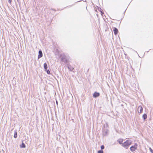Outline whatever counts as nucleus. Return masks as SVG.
Masks as SVG:
<instances>
[{"instance_id":"ddd939ff","label":"nucleus","mask_w":153,"mask_h":153,"mask_svg":"<svg viewBox=\"0 0 153 153\" xmlns=\"http://www.w3.org/2000/svg\"><path fill=\"white\" fill-rule=\"evenodd\" d=\"M98 153H103V151L102 150H100L98 151Z\"/></svg>"},{"instance_id":"4468645a","label":"nucleus","mask_w":153,"mask_h":153,"mask_svg":"<svg viewBox=\"0 0 153 153\" xmlns=\"http://www.w3.org/2000/svg\"><path fill=\"white\" fill-rule=\"evenodd\" d=\"M149 150L150 151V152H152V153L153 152V150H152V149H151V148H149Z\"/></svg>"},{"instance_id":"f03ea898","label":"nucleus","mask_w":153,"mask_h":153,"mask_svg":"<svg viewBox=\"0 0 153 153\" xmlns=\"http://www.w3.org/2000/svg\"><path fill=\"white\" fill-rule=\"evenodd\" d=\"M137 147V144H135L133 146H131L130 148V150L132 151H135V150H136Z\"/></svg>"},{"instance_id":"39448f33","label":"nucleus","mask_w":153,"mask_h":153,"mask_svg":"<svg viewBox=\"0 0 153 153\" xmlns=\"http://www.w3.org/2000/svg\"><path fill=\"white\" fill-rule=\"evenodd\" d=\"M100 95V94L99 93L95 92L93 94V97H97L98 96H99Z\"/></svg>"},{"instance_id":"a211bd4d","label":"nucleus","mask_w":153,"mask_h":153,"mask_svg":"<svg viewBox=\"0 0 153 153\" xmlns=\"http://www.w3.org/2000/svg\"><path fill=\"white\" fill-rule=\"evenodd\" d=\"M152 153H153V152Z\"/></svg>"},{"instance_id":"7ed1b4c3","label":"nucleus","mask_w":153,"mask_h":153,"mask_svg":"<svg viewBox=\"0 0 153 153\" xmlns=\"http://www.w3.org/2000/svg\"><path fill=\"white\" fill-rule=\"evenodd\" d=\"M143 108L141 106H140L138 108V112L140 113H141L143 111Z\"/></svg>"},{"instance_id":"9d476101","label":"nucleus","mask_w":153,"mask_h":153,"mask_svg":"<svg viewBox=\"0 0 153 153\" xmlns=\"http://www.w3.org/2000/svg\"><path fill=\"white\" fill-rule=\"evenodd\" d=\"M117 141L120 144H121L123 142V140L122 139H119Z\"/></svg>"},{"instance_id":"423d86ee","label":"nucleus","mask_w":153,"mask_h":153,"mask_svg":"<svg viewBox=\"0 0 153 153\" xmlns=\"http://www.w3.org/2000/svg\"><path fill=\"white\" fill-rule=\"evenodd\" d=\"M113 31H114V34L115 35H116L117 34V32H118V30H117V28H115V27H114V28Z\"/></svg>"},{"instance_id":"0eeeda50","label":"nucleus","mask_w":153,"mask_h":153,"mask_svg":"<svg viewBox=\"0 0 153 153\" xmlns=\"http://www.w3.org/2000/svg\"><path fill=\"white\" fill-rule=\"evenodd\" d=\"M44 68L45 69V71H46L48 68L47 64H46V63H45L44 64Z\"/></svg>"},{"instance_id":"f3484780","label":"nucleus","mask_w":153,"mask_h":153,"mask_svg":"<svg viewBox=\"0 0 153 153\" xmlns=\"http://www.w3.org/2000/svg\"><path fill=\"white\" fill-rule=\"evenodd\" d=\"M9 2H10V0H8Z\"/></svg>"},{"instance_id":"f8f14e48","label":"nucleus","mask_w":153,"mask_h":153,"mask_svg":"<svg viewBox=\"0 0 153 153\" xmlns=\"http://www.w3.org/2000/svg\"><path fill=\"white\" fill-rule=\"evenodd\" d=\"M14 138H16L17 137V133L16 131L15 132V134H14Z\"/></svg>"},{"instance_id":"9b49d317","label":"nucleus","mask_w":153,"mask_h":153,"mask_svg":"<svg viewBox=\"0 0 153 153\" xmlns=\"http://www.w3.org/2000/svg\"><path fill=\"white\" fill-rule=\"evenodd\" d=\"M143 117L144 120H145L147 117V115L146 114H144L143 116Z\"/></svg>"},{"instance_id":"2eb2a0df","label":"nucleus","mask_w":153,"mask_h":153,"mask_svg":"<svg viewBox=\"0 0 153 153\" xmlns=\"http://www.w3.org/2000/svg\"><path fill=\"white\" fill-rule=\"evenodd\" d=\"M47 73L48 74H50V72L49 70H46Z\"/></svg>"},{"instance_id":"f257e3e1","label":"nucleus","mask_w":153,"mask_h":153,"mask_svg":"<svg viewBox=\"0 0 153 153\" xmlns=\"http://www.w3.org/2000/svg\"><path fill=\"white\" fill-rule=\"evenodd\" d=\"M132 141L130 140H127L122 144V146L126 149L128 148L131 144Z\"/></svg>"},{"instance_id":"6e6552de","label":"nucleus","mask_w":153,"mask_h":153,"mask_svg":"<svg viewBox=\"0 0 153 153\" xmlns=\"http://www.w3.org/2000/svg\"><path fill=\"white\" fill-rule=\"evenodd\" d=\"M65 56L64 55H62L60 56V58L62 61H63L64 59H65Z\"/></svg>"},{"instance_id":"dca6fc26","label":"nucleus","mask_w":153,"mask_h":153,"mask_svg":"<svg viewBox=\"0 0 153 153\" xmlns=\"http://www.w3.org/2000/svg\"><path fill=\"white\" fill-rule=\"evenodd\" d=\"M101 148L102 149H103L104 148V146L102 145L101 146Z\"/></svg>"},{"instance_id":"20e7f679","label":"nucleus","mask_w":153,"mask_h":153,"mask_svg":"<svg viewBox=\"0 0 153 153\" xmlns=\"http://www.w3.org/2000/svg\"><path fill=\"white\" fill-rule=\"evenodd\" d=\"M42 56V53L41 51H39V55L38 56V59L40 58Z\"/></svg>"},{"instance_id":"1a4fd4ad","label":"nucleus","mask_w":153,"mask_h":153,"mask_svg":"<svg viewBox=\"0 0 153 153\" xmlns=\"http://www.w3.org/2000/svg\"><path fill=\"white\" fill-rule=\"evenodd\" d=\"M20 147L22 148H25V144L22 143V144L20 145Z\"/></svg>"}]
</instances>
